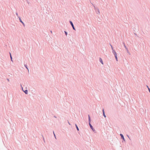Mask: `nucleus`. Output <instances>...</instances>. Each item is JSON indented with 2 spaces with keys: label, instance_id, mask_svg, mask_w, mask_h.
Returning a JSON list of instances; mask_svg holds the SVG:
<instances>
[{
  "label": "nucleus",
  "instance_id": "nucleus-20",
  "mask_svg": "<svg viewBox=\"0 0 150 150\" xmlns=\"http://www.w3.org/2000/svg\"><path fill=\"white\" fill-rule=\"evenodd\" d=\"M16 15H17V17H20L19 16H18V13H17L16 12Z\"/></svg>",
  "mask_w": 150,
  "mask_h": 150
},
{
  "label": "nucleus",
  "instance_id": "nucleus-18",
  "mask_svg": "<svg viewBox=\"0 0 150 150\" xmlns=\"http://www.w3.org/2000/svg\"><path fill=\"white\" fill-rule=\"evenodd\" d=\"M114 56H115V58H117V55H115Z\"/></svg>",
  "mask_w": 150,
  "mask_h": 150
},
{
  "label": "nucleus",
  "instance_id": "nucleus-13",
  "mask_svg": "<svg viewBox=\"0 0 150 150\" xmlns=\"http://www.w3.org/2000/svg\"><path fill=\"white\" fill-rule=\"evenodd\" d=\"M110 45L111 47V49H112V51H113V50H114L113 48V47H112V46L110 44Z\"/></svg>",
  "mask_w": 150,
  "mask_h": 150
},
{
  "label": "nucleus",
  "instance_id": "nucleus-21",
  "mask_svg": "<svg viewBox=\"0 0 150 150\" xmlns=\"http://www.w3.org/2000/svg\"><path fill=\"white\" fill-rule=\"evenodd\" d=\"M88 119H90V116L89 115H88Z\"/></svg>",
  "mask_w": 150,
  "mask_h": 150
},
{
  "label": "nucleus",
  "instance_id": "nucleus-14",
  "mask_svg": "<svg viewBox=\"0 0 150 150\" xmlns=\"http://www.w3.org/2000/svg\"><path fill=\"white\" fill-rule=\"evenodd\" d=\"M64 33H65V35L66 36H67V31H64Z\"/></svg>",
  "mask_w": 150,
  "mask_h": 150
},
{
  "label": "nucleus",
  "instance_id": "nucleus-1",
  "mask_svg": "<svg viewBox=\"0 0 150 150\" xmlns=\"http://www.w3.org/2000/svg\"><path fill=\"white\" fill-rule=\"evenodd\" d=\"M21 87L23 91L26 94H27L28 93V91L27 89H25V90H24L23 88H24L25 86H22V85H21Z\"/></svg>",
  "mask_w": 150,
  "mask_h": 150
},
{
  "label": "nucleus",
  "instance_id": "nucleus-2",
  "mask_svg": "<svg viewBox=\"0 0 150 150\" xmlns=\"http://www.w3.org/2000/svg\"><path fill=\"white\" fill-rule=\"evenodd\" d=\"M69 23L71 25L72 28L74 30H75V28L74 27V25L72 23V22L71 21H69Z\"/></svg>",
  "mask_w": 150,
  "mask_h": 150
},
{
  "label": "nucleus",
  "instance_id": "nucleus-11",
  "mask_svg": "<svg viewBox=\"0 0 150 150\" xmlns=\"http://www.w3.org/2000/svg\"><path fill=\"white\" fill-rule=\"evenodd\" d=\"M125 49H126L127 53H129V50H128L126 46H125Z\"/></svg>",
  "mask_w": 150,
  "mask_h": 150
},
{
  "label": "nucleus",
  "instance_id": "nucleus-9",
  "mask_svg": "<svg viewBox=\"0 0 150 150\" xmlns=\"http://www.w3.org/2000/svg\"><path fill=\"white\" fill-rule=\"evenodd\" d=\"M75 126H76V129H77V131H79V128L78 127V126H77V125H76V124H75Z\"/></svg>",
  "mask_w": 150,
  "mask_h": 150
},
{
  "label": "nucleus",
  "instance_id": "nucleus-16",
  "mask_svg": "<svg viewBox=\"0 0 150 150\" xmlns=\"http://www.w3.org/2000/svg\"><path fill=\"white\" fill-rule=\"evenodd\" d=\"M97 11H98V13H97L98 14H99L100 13L99 10L98 9Z\"/></svg>",
  "mask_w": 150,
  "mask_h": 150
},
{
  "label": "nucleus",
  "instance_id": "nucleus-24",
  "mask_svg": "<svg viewBox=\"0 0 150 150\" xmlns=\"http://www.w3.org/2000/svg\"><path fill=\"white\" fill-rule=\"evenodd\" d=\"M127 137H128V138H129V139L130 140H131V139H130V137H129V136L128 135H127Z\"/></svg>",
  "mask_w": 150,
  "mask_h": 150
},
{
  "label": "nucleus",
  "instance_id": "nucleus-26",
  "mask_svg": "<svg viewBox=\"0 0 150 150\" xmlns=\"http://www.w3.org/2000/svg\"><path fill=\"white\" fill-rule=\"evenodd\" d=\"M123 45H124V46L125 47V44L124 42H123Z\"/></svg>",
  "mask_w": 150,
  "mask_h": 150
},
{
  "label": "nucleus",
  "instance_id": "nucleus-33",
  "mask_svg": "<svg viewBox=\"0 0 150 150\" xmlns=\"http://www.w3.org/2000/svg\"><path fill=\"white\" fill-rule=\"evenodd\" d=\"M50 32H51V33H52V31L51 30Z\"/></svg>",
  "mask_w": 150,
  "mask_h": 150
},
{
  "label": "nucleus",
  "instance_id": "nucleus-30",
  "mask_svg": "<svg viewBox=\"0 0 150 150\" xmlns=\"http://www.w3.org/2000/svg\"><path fill=\"white\" fill-rule=\"evenodd\" d=\"M146 86H147V87L148 88H148H149V86H147V85H146Z\"/></svg>",
  "mask_w": 150,
  "mask_h": 150
},
{
  "label": "nucleus",
  "instance_id": "nucleus-29",
  "mask_svg": "<svg viewBox=\"0 0 150 150\" xmlns=\"http://www.w3.org/2000/svg\"><path fill=\"white\" fill-rule=\"evenodd\" d=\"M68 124H69L70 125H70V123H69V121H68Z\"/></svg>",
  "mask_w": 150,
  "mask_h": 150
},
{
  "label": "nucleus",
  "instance_id": "nucleus-32",
  "mask_svg": "<svg viewBox=\"0 0 150 150\" xmlns=\"http://www.w3.org/2000/svg\"><path fill=\"white\" fill-rule=\"evenodd\" d=\"M54 117L55 118H56V117L55 116H54Z\"/></svg>",
  "mask_w": 150,
  "mask_h": 150
},
{
  "label": "nucleus",
  "instance_id": "nucleus-27",
  "mask_svg": "<svg viewBox=\"0 0 150 150\" xmlns=\"http://www.w3.org/2000/svg\"><path fill=\"white\" fill-rule=\"evenodd\" d=\"M115 59H116V60L117 61H118V60H117V58H115Z\"/></svg>",
  "mask_w": 150,
  "mask_h": 150
},
{
  "label": "nucleus",
  "instance_id": "nucleus-15",
  "mask_svg": "<svg viewBox=\"0 0 150 150\" xmlns=\"http://www.w3.org/2000/svg\"><path fill=\"white\" fill-rule=\"evenodd\" d=\"M53 134H54V137H55V139H56V137L55 135V134H54V131H53Z\"/></svg>",
  "mask_w": 150,
  "mask_h": 150
},
{
  "label": "nucleus",
  "instance_id": "nucleus-5",
  "mask_svg": "<svg viewBox=\"0 0 150 150\" xmlns=\"http://www.w3.org/2000/svg\"><path fill=\"white\" fill-rule=\"evenodd\" d=\"M18 18L19 19V20L20 22H21L23 24V25L24 26H25V24H24V23L22 21V20H21L20 17H18Z\"/></svg>",
  "mask_w": 150,
  "mask_h": 150
},
{
  "label": "nucleus",
  "instance_id": "nucleus-12",
  "mask_svg": "<svg viewBox=\"0 0 150 150\" xmlns=\"http://www.w3.org/2000/svg\"><path fill=\"white\" fill-rule=\"evenodd\" d=\"M27 86H28V85H23V86H25L24 88H25V89H27L28 88L27 87Z\"/></svg>",
  "mask_w": 150,
  "mask_h": 150
},
{
  "label": "nucleus",
  "instance_id": "nucleus-3",
  "mask_svg": "<svg viewBox=\"0 0 150 150\" xmlns=\"http://www.w3.org/2000/svg\"><path fill=\"white\" fill-rule=\"evenodd\" d=\"M89 125L91 129L93 131L95 132L96 131L95 129L93 128V126L92 125L91 123H89Z\"/></svg>",
  "mask_w": 150,
  "mask_h": 150
},
{
  "label": "nucleus",
  "instance_id": "nucleus-25",
  "mask_svg": "<svg viewBox=\"0 0 150 150\" xmlns=\"http://www.w3.org/2000/svg\"><path fill=\"white\" fill-rule=\"evenodd\" d=\"M148 90L149 93H150V88H148Z\"/></svg>",
  "mask_w": 150,
  "mask_h": 150
},
{
  "label": "nucleus",
  "instance_id": "nucleus-7",
  "mask_svg": "<svg viewBox=\"0 0 150 150\" xmlns=\"http://www.w3.org/2000/svg\"><path fill=\"white\" fill-rule=\"evenodd\" d=\"M99 61L102 64H103V60H102V59H101V58H99Z\"/></svg>",
  "mask_w": 150,
  "mask_h": 150
},
{
  "label": "nucleus",
  "instance_id": "nucleus-23",
  "mask_svg": "<svg viewBox=\"0 0 150 150\" xmlns=\"http://www.w3.org/2000/svg\"><path fill=\"white\" fill-rule=\"evenodd\" d=\"M9 54H10V57H12V56H11V53L10 52H9Z\"/></svg>",
  "mask_w": 150,
  "mask_h": 150
},
{
  "label": "nucleus",
  "instance_id": "nucleus-8",
  "mask_svg": "<svg viewBox=\"0 0 150 150\" xmlns=\"http://www.w3.org/2000/svg\"><path fill=\"white\" fill-rule=\"evenodd\" d=\"M112 53L114 54V55H115L117 54V53L115 52V50H113V51H112Z\"/></svg>",
  "mask_w": 150,
  "mask_h": 150
},
{
  "label": "nucleus",
  "instance_id": "nucleus-6",
  "mask_svg": "<svg viewBox=\"0 0 150 150\" xmlns=\"http://www.w3.org/2000/svg\"><path fill=\"white\" fill-rule=\"evenodd\" d=\"M102 111H103V116L105 117H106V116L105 115V114L104 110V109H103Z\"/></svg>",
  "mask_w": 150,
  "mask_h": 150
},
{
  "label": "nucleus",
  "instance_id": "nucleus-19",
  "mask_svg": "<svg viewBox=\"0 0 150 150\" xmlns=\"http://www.w3.org/2000/svg\"><path fill=\"white\" fill-rule=\"evenodd\" d=\"M88 121H89V123H90L91 121V119H88Z\"/></svg>",
  "mask_w": 150,
  "mask_h": 150
},
{
  "label": "nucleus",
  "instance_id": "nucleus-4",
  "mask_svg": "<svg viewBox=\"0 0 150 150\" xmlns=\"http://www.w3.org/2000/svg\"><path fill=\"white\" fill-rule=\"evenodd\" d=\"M120 136L121 137V138L123 140L122 142H123V141L125 142V138L124 137L123 135L122 134H120Z\"/></svg>",
  "mask_w": 150,
  "mask_h": 150
},
{
  "label": "nucleus",
  "instance_id": "nucleus-17",
  "mask_svg": "<svg viewBox=\"0 0 150 150\" xmlns=\"http://www.w3.org/2000/svg\"><path fill=\"white\" fill-rule=\"evenodd\" d=\"M114 56H115V58H117V55H115Z\"/></svg>",
  "mask_w": 150,
  "mask_h": 150
},
{
  "label": "nucleus",
  "instance_id": "nucleus-22",
  "mask_svg": "<svg viewBox=\"0 0 150 150\" xmlns=\"http://www.w3.org/2000/svg\"><path fill=\"white\" fill-rule=\"evenodd\" d=\"M10 59H11V61H12V62H13V61L12 60V57H10Z\"/></svg>",
  "mask_w": 150,
  "mask_h": 150
},
{
  "label": "nucleus",
  "instance_id": "nucleus-31",
  "mask_svg": "<svg viewBox=\"0 0 150 150\" xmlns=\"http://www.w3.org/2000/svg\"><path fill=\"white\" fill-rule=\"evenodd\" d=\"M42 136L43 137V140H44V142H45V139H44V138L43 137V136Z\"/></svg>",
  "mask_w": 150,
  "mask_h": 150
},
{
  "label": "nucleus",
  "instance_id": "nucleus-28",
  "mask_svg": "<svg viewBox=\"0 0 150 150\" xmlns=\"http://www.w3.org/2000/svg\"><path fill=\"white\" fill-rule=\"evenodd\" d=\"M7 80L8 81H9V79H7Z\"/></svg>",
  "mask_w": 150,
  "mask_h": 150
},
{
  "label": "nucleus",
  "instance_id": "nucleus-10",
  "mask_svg": "<svg viewBox=\"0 0 150 150\" xmlns=\"http://www.w3.org/2000/svg\"><path fill=\"white\" fill-rule=\"evenodd\" d=\"M24 66L26 68V69H27L28 71H29V70L28 69V66L26 64H24Z\"/></svg>",
  "mask_w": 150,
  "mask_h": 150
}]
</instances>
